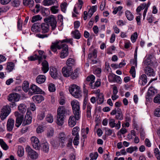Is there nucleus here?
Wrapping results in <instances>:
<instances>
[{
    "instance_id": "7c9ffc66",
    "label": "nucleus",
    "mask_w": 160,
    "mask_h": 160,
    "mask_svg": "<svg viewBox=\"0 0 160 160\" xmlns=\"http://www.w3.org/2000/svg\"><path fill=\"white\" fill-rule=\"evenodd\" d=\"M56 2H57L56 0H44L43 3L44 6H49L53 4Z\"/></svg>"
},
{
    "instance_id": "0eeeda50",
    "label": "nucleus",
    "mask_w": 160,
    "mask_h": 160,
    "mask_svg": "<svg viewBox=\"0 0 160 160\" xmlns=\"http://www.w3.org/2000/svg\"><path fill=\"white\" fill-rule=\"evenodd\" d=\"M71 104L74 114H80V107L78 102L76 100H74L71 102Z\"/></svg>"
},
{
    "instance_id": "dca6fc26",
    "label": "nucleus",
    "mask_w": 160,
    "mask_h": 160,
    "mask_svg": "<svg viewBox=\"0 0 160 160\" xmlns=\"http://www.w3.org/2000/svg\"><path fill=\"white\" fill-rule=\"evenodd\" d=\"M157 92V90L152 87H150L148 89L147 95H146V99H149L150 98V97L153 96L155 93Z\"/></svg>"
},
{
    "instance_id": "b1692460",
    "label": "nucleus",
    "mask_w": 160,
    "mask_h": 160,
    "mask_svg": "<svg viewBox=\"0 0 160 160\" xmlns=\"http://www.w3.org/2000/svg\"><path fill=\"white\" fill-rule=\"evenodd\" d=\"M42 70L44 73L47 72L49 70V67L48 62L46 61H44L42 63Z\"/></svg>"
},
{
    "instance_id": "de8ad7c7",
    "label": "nucleus",
    "mask_w": 160,
    "mask_h": 160,
    "mask_svg": "<svg viewBox=\"0 0 160 160\" xmlns=\"http://www.w3.org/2000/svg\"><path fill=\"white\" fill-rule=\"evenodd\" d=\"M59 43H60L61 44H62L63 42H67L70 43L71 45L72 44V38L68 39L66 38L63 40L62 41H59Z\"/></svg>"
},
{
    "instance_id": "a19ab883",
    "label": "nucleus",
    "mask_w": 160,
    "mask_h": 160,
    "mask_svg": "<svg viewBox=\"0 0 160 160\" xmlns=\"http://www.w3.org/2000/svg\"><path fill=\"white\" fill-rule=\"evenodd\" d=\"M42 18V17L40 15H38L33 16L31 20L32 22H35L41 20Z\"/></svg>"
},
{
    "instance_id": "338daca9",
    "label": "nucleus",
    "mask_w": 160,
    "mask_h": 160,
    "mask_svg": "<svg viewBox=\"0 0 160 160\" xmlns=\"http://www.w3.org/2000/svg\"><path fill=\"white\" fill-rule=\"evenodd\" d=\"M49 34H38L36 35V36H37L38 38H46L48 37L49 36Z\"/></svg>"
},
{
    "instance_id": "393cba45",
    "label": "nucleus",
    "mask_w": 160,
    "mask_h": 160,
    "mask_svg": "<svg viewBox=\"0 0 160 160\" xmlns=\"http://www.w3.org/2000/svg\"><path fill=\"white\" fill-rule=\"evenodd\" d=\"M76 64L75 60L72 58H69L68 59L66 62V64L67 66L72 68Z\"/></svg>"
},
{
    "instance_id": "13d9d810",
    "label": "nucleus",
    "mask_w": 160,
    "mask_h": 160,
    "mask_svg": "<svg viewBox=\"0 0 160 160\" xmlns=\"http://www.w3.org/2000/svg\"><path fill=\"white\" fill-rule=\"evenodd\" d=\"M129 72L132 77L134 78L135 77V70L134 66H132L131 67Z\"/></svg>"
},
{
    "instance_id": "e2e57ef3",
    "label": "nucleus",
    "mask_w": 160,
    "mask_h": 160,
    "mask_svg": "<svg viewBox=\"0 0 160 160\" xmlns=\"http://www.w3.org/2000/svg\"><path fill=\"white\" fill-rule=\"evenodd\" d=\"M45 112H41L38 116V118L40 120H42L45 117Z\"/></svg>"
},
{
    "instance_id": "423d86ee",
    "label": "nucleus",
    "mask_w": 160,
    "mask_h": 160,
    "mask_svg": "<svg viewBox=\"0 0 160 160\" xmlns=\"http://www.w3.org/2000/svg\"><path fill=\"white\" fill-rule=\"evenodd\" d=\"M11 109L8 106H4L1 110L0 114L1 119L2 120H4L10 112Z\"/></svg>"
},
{
    "instance_id": "6e6d98bb",
    "label": "nucleus",
    "mask_w": 160,
    "mask_h": 160,
    "mask_svg": "<svg viewBox=\"0 0 160 160\" xmlns=\"http://www.w3.org/2000/svg\"><path fill=\"white\" fill-rule=\"evenodd\" d=\"M116 76V75L112 73L110 74L108 76V78L109 82H114L115 76Z\"/></svg>"
},
{
    "instance_id": "5701e85b",
    "label": "nucleus",
    "mask_w": 160,
    "mask_h": 160,
    "mask_svg": "<svg viewBox=\"0 0 160 160\" xmlns=\"http://www.w3.org/2000/svg\"><path fill=\"white\" fill-rule=\"evenodd\" d=\"M33 101L37 103H40L44 99V98L42 95H37L32 97Z\"/></svg>"
},
{
    "instance_id": "c9c22d12",
    "label": "nucleus",
    "mask_w": 160,
    "mask_h": 160,
    "mask_svg": "<svg viewBox=\"0 0 160 160\" xmlns=\"http://www.w3.org/2000/svg\"><path fill=\"white\" fill-rule=\"evenodd\" d=\"M23 3L25 5H29L32 7L33 6L34 1L33 0H23Z\"/></svg>"
},
{
    "instance_id": "f3484780",
    "label": "nucleus",
    "mask_w": 160,
    "mask_h": 160,
    "mask_svg": "<svg viewBox=\"0 0 160 160\" xmlns=\"http://www.w3.org/2000/svg\"><path fill=\"white\" fill-rule=\"evenodd\" d=\"M145 73L149 76H154L155 73L153 69L150 67H146L144 68Z\"/></svg>"
},
{
    "instance_id": "f8f14e48",
    "label": "nucleus",
    "mask_w": 160,
    "mask_h": 160,
    "mask_svg": "<svg viewBox=\"0 0 160 160\" xmlns=\"http://www.w3.org/2000/svg\"><path fill=\"white\" fill-rule=\"evenodd\" d=\"M32 114L31 112H27L22 122V125L25 126L30 124L32 121Z\"/></svg>"
},
{
    "instance_id": "9b49d317",
    "label": "nucleus",
    "mask_w": 160,
    "mask_h": 160,
    "mask_svg": "<svg viewBox=\"0 0 160 160\" xmlns=\"http://www.w3.org/2000/svg\"><path fill=\"white\" fill-rule=\"evenodd\" d=\"M26 151L28 153V156L32 159H37L38 157V154L35 151L30 148L26 149Z\"/></svg>"
},
{
    "instance_id": "a211bd4d",
    "label": "nucleus",
    "mask_w": 160,
    "mask_h": 160,
    "mask_svg": "<svg viewBox=\"0 0 160 160\" xmlns=\"http://www.w3.org/2000/svg\"><path fill=\"white\" fill-rule=\"evenodd\" d=\"M49 26L48 22L42 23L41 25L40 28L41 32L42 33H47L49 30Z\"/></svg>"
},
{
    "instance_id": "7ed1b4c3",
    "label": "nucleus",
    "mask_w": 160,
    "mask_h": 160,
    "mask_svg": "<svg viewBox=\"0 0 160 160\" xmlns=\"http://www.w3.org/2000/svg\"><path fill=\"white\" fill-rule=\"evenodd\" d=\"M95 79V76L92 75L88 76L86 80L85 81L86 84H89V85L92 89H94L96 87H99L101 85V82L99 79H98L94 85H92V83L94 82Z\"/></svg>"
},
{
    "instance_id": "1a4fd4ad",
    "label": "nucleus",
    "mask_w": 160,
    "mask_h": 160,
    "mask_svg": "<svg viewBox=\"0 0 160 160\" xmlns=\"http://www.w3.org/2000/svg\"><path fill=\"white\" fill-rule=\"evenodd\" d=\"M62 51L60 52V57L61 58H64L67 57L68 54V47L66 44H61Z\"/></svg>"
},
{
    "instance_id": "bf43d9fd",
    "label": "nucleus",
    "mask_w": 160,
    "mask_h": 160,
    "mask_svg": "<svg viewBox=\"0 0 160 160\" xmlns=\"http://www.w3.org/2000/svg\"><path fill=\"white\" fill-rule=\"evenodd\" d=\"M153 101L155 103H160V94H158L154 97Z\"/></svg>"
},
{
    "instance_id": "ea45409f",
    "label": "nucleus",
    "mask_w": 160,
    "mask_h": 160,
    "mask_svg": "<svg viewBox=\"0 0 160 160\" xmlns=\"http://www.w3.org/2000/svg\"><path fill=\"white\" fill-rule=\"evenodd\" d=\"M29 85L28 82L26 81L24 82L22 85V89L25 92H27L28 90H29Z\"/></svg>"
},
{
    "instance_id": "864d4df0",
    "label": "nucleus",
    "mask_w": 160,
    "mask_h": 160,
    "mask_svg": "<svg viewBox=\"0 0 160 160\" xmlns=\"http://www.w3.org/2000/svg\"><path fill=\"white\" fill-rule=\"evenodd\" d=\"M138 38V33L137 32H134L131 36V38L132 42H134Z\"/></svg>"
},
{
    "instance_id": "4468645a",
    "label": "nucleus",
    "mask_w": 160,
    "mask_h": 160,
    "mask_svg": "<svg viewBox=\"0 0 160 160\" xmlns=\"http://www.w3.org/2000/svg\"><path fill=\"white\" fill-rule=\"evenodd\" d=\"M31 140L33 148L36 150L39 149L40 145L38 138L35 136H33L31 138Z\"/></svg>"
},
{
    "instance_id": "79ce46f5",
    "label": "nucleus",
    "mask_w": 160,
    "mask_h": 160,
    "mask_svg": "<svg viewBox=\"0 0 160 160\" xmlns=\"http://www.w3.org/2000/svg\"><path fill=\"white\" fill-rule=\"evenodd\" d=\"M0 144L2 148L4 150H7L8 147L2 139H0Z\"/></svg>"
},
{
    "instance_id": "f257e3e1",
    "label": "nucleus",
    "mask_w": 160,
    "mask_h": 160,
    "mask_svg": "<svg viewBox=\"0 0 160 160\" xmlns=\"http://www.w3.org/2000/svg\"><path fill=\"white\" fill-rule=\"evenodd\" d=\"M67 112V110L64 106H59L57 109V124L62 125L64 123V118Z\"/></svg>"
},
{
    "instance_id": "8fccbe9b",
    "label": "nucleus",
    "mask_w": 160,
    "mask_h": 160,
    "mask_svg": "<svg viewBox=\"0 0 160 160\" xmlns=\"http://www.w3.org/2000/svg\"><path fill=\"white\" fill-rule=\"evenodd\" d=\"M79 128L78 127H75L73 128L72 131V134L74 136L79 135L78 129Z\"/></svg>"
},
{
    "instance_id": "cd10ccee",
    "label": "nucleus",
    "mask_w": 160,
    "mask_h": 160,
    "mask_svg": "<svg viewBox=\"0 0 160 160\" xmlns=\"http://www.w3.org/2000/svg\"><path fill=\"white\" fill-rule=\"evenodd\" d=\"M18 108L19 112L22 113H25L27 109V107L24 104L22 103L19 105Z\"/></svg>"
},
{
    "instance_id": "e433bc0d",
    "label": "nucleus",
    "mask_w": 160,
    "mask_h": 160,
    "mask_svg": "<svg viewBox=\"0 0 160 160\" xmlns=\"http://www.w3.org/2000/svg\"><path fill=\"white\" fill-rule=\"evenodd\" d=\"M125 15L127 19L131 21L133 20V16L132 13L128 10H127L125 12Z\"/></svg>"
},
{
    "instance_id": "0e129e2a",
    "label": "nucleus",
    "mask_w": 160,
    "mask_h": 160,
    "mask_svg": "<svg viewBox=\"0 0 160 160\" xmlns=\"http://www.w3.org/2000/svg\"><path fill=\"white\" fill-rule=\"evenodd\" d=\"M79 135L76 136L73 140V143L75 145H78L79 143Z\"/></svg>"
},
{
    "instance_id": "9d476101",
    "label": "nucleus",
    "mask_w": 160,
    "mask_h": 160,
    "mask_svg": "<svg viewBox=\"0 0 160 160\" xmlns=\"http://www.w3.org/2000/svg\"><path fill=\"white\" fill-rule=\"evenodd\" d=\"M42 90L37 86L32 85L29 89V93L31 95L42 93Z\"/></svg>"
},
{
    "instance_id": "4be33fe9",
    "label": "nucleus",
    "mask_w": 160,
    "mask_h": 160,
    "mask_svg": "<svg viewBox=\"0 0 160 160\" xmlns=\"http://www.w3.org/2000/svg\"><path fill=\"white\" fill-rule=\"evenodd\" d=\"M46 79V78L45 75H40L37 77L36 80L37 83L40 84L44 83L45 82Z\"/></svg>"
},
{
    "instance_id": "603ef678",
    "label": "nucleus",
    "mask_w": 160,
    "mask_h": 160,
    "mask_svg": "<svg viewBox=\"0 0 160 160\" xmlns=\"http://www.w3.org/2000/svg\"><path fill=\"white\" fill-rule=\"evenodd\" d=\"M48 88L50 92H54L56 90L55 85L52 83H50L49 84Z\"/></svg>"
},
{
    "instance_id": "aec40b11",
    "label": "nucleus",
    "mask_w": 160,
    "mask_h": 160,
    "mask_svg": "<svg viewBox=\"0 0 160 160\" xmlns=\"http://www.w3.org/2000/svg\"><path fill=\"white\" fill-rule=\"evenodd\" d=\"M59 42H56L54 43H52L51 46V50L54 52L57 51V48L58 49H61V44L59 45Z\"/></svg>"
},
{
    "instance_id": "20e7f679",
    "label": "nucleus",
    "mask_w": 160,
    "mask_h": 160,
    "mask_svg": "<svg viewBox=\"0 0 160 160\" xmlns=\"http://www.w3.org/2000/svg\"><path fill=\"white\" fill-rule=\"evenodd\" d=\"M44 21L46 22H49L51 27L52 30H55L57 27V22L56 18L53 15H51L45 18Z\"/></svg>"
},
{
    "instance_id": "a878e982",
    "label": "nucleus",
    "mask_w": 160,
    "mask_h": 160,
    "mask_svg": "<svg viewBox=\"0 0 160 160\" xmlns=\"http://www.w3.org/2000/svg\"><path fill=\"white\" fill-rule=\"evenodd\" d=\"M23 115H21L16 118L15 126L18 128L23 121Z\"/></svg>"
},
{
    "instance_id": "58836bf2",
    "label": "nucleus",
    "mask_w": 160,
    "mask_h": 160,
    "mask_svg": "<svg viewBox=\"0 0 160 160\" xmlns=\"http://www.w3.org/2000/svg\"><path fill=\"white\" fill-rule=\"evenodd\" d=\"M97 57V51L96 49H94L92 53H90L88 54V58L91 59L92 58H96Z\"/></svg>"
},
{
    "instance_id": "2eb2a0df",
    "label": "nucleus",
    "mask_w": 160,
    "mask_h": 160,
    "mask_svg": "<svg viewBox=\"0 0 160 160\" xmlns=\"http://www.w3.org/2000/svg\"><path fill=\"white\" fill-rule=\"evenodd\" d=\"M14 120L12 118L8 119L7 123V129L9 132L12 131L14 128Z\"/></svg>"
},
{
    "instance_id": "39448f33",
    "label": "nucleus",
    "mask_w": 160,
    "mask_h": 160,
    "mask_svg": "<svg viewBox=\"0 0 160 160\" xmlns=\"http://www.w3.org/2000/svg\"><path fill=\"white\" fill-rule=\"evenodd\" d=\"M20 97V96L16 93H12L9 94L8 99V100L12 102V107L15 106V102L18 101Z\"/></svg>"
},
{
    "instance_id": "37998d69",
    "label": "nucleus",
    "mask_w": 160,
    "mask_h": 160,
    "mask_svg": "<svg viewBox=\"0 0 160 160\" xmlns=\"http://www.w3.org/2000/svg\"><path fill=\"white\" fill-rule=\"evenodd\" d=\"M46 119L48 122L51 123L53 121V116L51 114H48L46 116Z\"/></svg>"
},
{
    "instance_id": "052dcab7",
    "label": "nucleus",
    "mask_w": 160,
    "mask_h": 160,
    "mask_svg": "<svg viewBox=\"0 0 160 160\" xmlns=\"http://www.w3.org/2000/svg\"><path fill=\"white\" fill-rule=\"evenodd\" d=\"M109 124L112 128L115 127V125H116L115 120L114 119H110L109 121Z\"/></svg>"
},
{
    "instance_id": "09e8293b",
    "label": "nucleus",
    "mask_w": 160,
    "mask_h": 160,
    "mask_svg": "<svg viewBox=\"0 0 160 160\" xmlns=\"http://www.w3.org/2000/svg\"><path fill=\"white\" fill-rule=\"evenodd\" d=\"M59 138L60 142L63 143H64V142L66 141V139L65 136L63 133H61L60 134Z\"/></svg>"
},
{
    "instance_id": "49530a36",
    "label": "nucleus",
    "mask_w": 160,
    "mask_h": 160,
    "mask_svg": "<svg viewBox=\"0 0 160 160\" xmlns=\"http://www.w3.org/2000/svg\"><path fill=\"white\" fill-rule=\"evenodd\" d=\"M146 6V4L143 3L141 4L140 6H138L137 9L136 11L138 12H139L142 10H143L145 8Z\"/></svg>"
},
{
    "instance_id": "c85d7f7f",
    "label": "nucleus",
    "mask_w": 160,
    "mask_h": 160,
    "mask_svg": "<svg viewBox=\"0 0 160 160\" xmlns=\"http://www.w3.org/2000/svg\"><path fill=\"white\" fill-rule=\"evenodd\" d=\"M72 37L76 39H78L81 38V34L78 30H76L74 31H72Z\"/></svg>"
},
{
    "instance_id": "774afa93",
    "label": "nucleus",
    "mask_w": 160,
    "mask_h": 160,
    "mask_svg": "<svg viewBox=\"0 0 160 160\" xmlns=\"http://www.w3.org/2000/svg\"><path fill=\"white\" fill-rule=\"evenodd\" d=\"M154 115L157 117H160V108H156L154 112Z\"/></svg>"
},
{
    "instance_id": "72a5a7b5",
    "label": "nucleus",
    "mask_w": 160,
    "mask_h": 160,
    "mask_svg": "<svg viewBox=\"0 0 160 160\" xmlns=\"http://www.w3.org/2000/svg\"><path fill=\"white\" fill-rule=\"evenodd\" d=\"M42 149L45 152H48L49 150V146L48 143L46 142L42 144Z\"/></svg>"
},
{
    "instance_id": "5fc2aeb1",
    "label": "nucleus",
    "mask_w": 160,
    "mask_h": 160,
    "mask_svg": "<svg viewBox=\"0 0 160 160\" xmlns=\"http://www.w3.org/2000/svg\"><path fill=\"white\" fill-rule=\"evenodd\" d=\"M58 8V6H53L51 8V10L53 14H55L58 12V9L57 8Z\"/></svg>"
},
{
    "instance_id": "4d7b16f0",
    "label": "nucleus",
    "mask_w": 160,
    "mask_h": 160,
    "mask_svg": "<svg viewBox=\"0 0 160 160\" xmlns=\"http://www.w3.org/2000/svg\"><path fill=\"white\" fill-rule=\"evenodd\" d=\"M87 85H89V84H86L85 81L83 86V92L84 94V96H88V90L86 88Z\"/></svg>"
},
{
    "instance_id": "c756f323",
    "label": "nucleus",
    "mask_w": 160,
    "mask_h": 160,
    "mask_svg": "<svg viewBox=\"0 0 160 160\" xmlns=\"http://www.w3.org/2000/svg\"><path fill=\"white\" fill-rule=\"evenodd\" d=\"M14 64L12 62H9L7 63L6 69L8 72H11L14 68Z\"/></svg>"
},
{
    "instance_id": "2f4dec72",
    "label": "nucleus",
    "mask_w": 160,
    "mask_h": 160,
    "mask_svg": "<svg viewBox=\"0 0 160 160\" xmlns=\"http://www.w3.org/2000/svg\"><path fill=\"white\" fill-rule=\"evenodd\" d=\"M115 118L117 120H122L123 118V115L121 109L120 108L117 112Z\"/></svg>"
},
{
    "instance_id": "f704fd0d",
    "label": "nucleus",
    "mask_w": 160,
    "mask_h": 160,
    "mask_svg": "<svg viewBox=\"0 0 160 160\" xmlns=\"http://www.w3.org/2000/svg\"><path fill=\"white\" fill-rule=\"evenodd\" d=\"M31 61H34L36 60H38L39 61H41L42 59V57L41 56H39L36 54H35L33 56H31L28 58Z\"/></svg>"
},
{
    "instance_id": "4c0bfd02",
    "label": "nucleus",
    "mask_w": 160,
    "mask_h": 160,
    "mask_svg": "<svg viewBox=\"0 0 160 160\" xmlns=\"http://www.w3.org/2000/svg\"><path fill=\"white\" fill-rule=\"evenodd\" d=\"M54 134V131L52 128L50 127L48 129L47 136L48 138H51Z\"/></svg>"
},
{
    "instance_id": "412c9836",
    "label": "nucleus",
    "mask_w": 160,
    "mask_h": 160,
    "mask_svg": "<svg viewBox=\"0 0 160 160\" xmlns=\"http://www.w3.org/2000/svg\"><path fill=\"white\" fill-rule=\"evenodd\" d=\"M139 83L142 85L144 86L147 82V77L145 74H142L141 75L138 80Z\"/></svg>"
},
{
    "instance_id": "6e6552de",
    "label": "nucleus",
    "mask_w": 160,
    "mask_h": 160,
    "mask_svg": "<svg viewBox=\"0 0 160 160\" xmlns=\"http://www.w3.org/2000/svg\"><path fill=\"white\" fill-rule=\"evenodd\" d=\"M80 114H74V116H71L68 120V124L70 126L72 127L76 124L77 121L80 118Z\"/></svg>"
},
{
    "instance_id": "c03bdc74",
    "label": "nucleus",
    "mask_w": 160,
    "mask_h": 160,
    "mask_svg": "<svg viewBox=\"0 0 160 160\" xmlns=\"http://www.w3.org/2000/svg\"><path fill=\"white\" fill-rule=\"evenodd\" d=\"M18 156L20 157H22L24 154V151L23 148L21 146H19L18 148Z\"/></svg>"
},
{
    "instance_id": "a18cd8bd",
    "label": "nucleus",
    "mask_w": 160,
    "mask_h": 160,
    "mask_svg": "<svg viewBox=\"0 0 160 160\" xmlns=\"http://www.w3.org/2000/svg\"><path fill=\"white\" fill-rule=\"evenodd\" d=\"M151 61L149 58H147L146 59H145L143 62V66L145 68L146 67H149V65L151 63Z\"/></svg>"
},
{
    "instance_id": "bb28decb",
    "label": "nucleus",
    "mask_w": 160,
    "mask_h": 160,
    "mask_svg": "<svg viewBox=\"0 0 160 160\" xmlns=\"http://www.w3.org/2000/svg\"><path fill=\"white\" fill-rule=\"evenodd\" d=\"M41 25L38 23H34L31 28V30L33 32H38L40 28Z\"/></svg>"
},
{
    "instance_id": "473e14b6",
    "label": "nucleus",
    "mask_w": 160,
    "mask_h": 160,
    "mask_svg": "<svg viewBox=\"0 0 160 160\" xmlns=\"http://www.w3.org/2000/svg\"><path fill=\"white\" fill-rule=\"evenodd\" d=\"M98 102L99 104H101L103 102L104 100V96L103 93H99L98 95Z\"/></svg>"
},
{
    "instance_id": "3c124183",
    "label": "nucleus",
    "mask_w": 160,
    "mask_h": 160,
    "mask_svg": "<svg viewBox=\"0 0 160 160\" xmlns=\"http://www.w3.org/2000/svg\"><path fill=\"white\" fill-rule=\"evenodd\" d=\"M20 2L19 0H14L11 2V5L14 7H17L20 5Z\"/></svg>"
},
{
    "instance_id": "680f3d73",
    "label": "nucleus",
    "mask_w": 160,
    "mask_h": 160,
    "mask_svg": "<svg viewBox=\"0 0 160 160\" xmlns=\"http://www.w3.org/2000/svg\"><path fill=\"white\" fill-rule=\"evenodd\" d=\"M150 4H151V2L150 1H149L148 2L147 4H146V8L144 10V11L143 12V19H144L145 18V16L146 15V13L147 12V10L148 9V8L149 7V6L150 5Z\"/></svg>"
},
{
    "instance_id": "ddd939ff",
    "label": "nucleus",
    "mask_w": 160,
    "mask_h": 160,
    "mask_svg": "<svg viewBox=\"0 0 160 160\" xmlns=\"http://www.w3.org/2000/svg\"><path fill=\"white\" fill-rule=\"evenodd\" d=\"M72 68L67 66L64 67L62 69V72L63 76L64 77H68L70 76L72 72Z\"/></svg>"
},
{
    "instance_id": "6ab92c4d",
    "label": "nucleus",
    "mask_w": 160,
    "mask_h": 160,
    "mask_svg": "<svg viewBox=\"0 0 160 160\" xmlns=\"http://www.w3.org/2000/svg\"><path fill=\"white\" fill-rule=\"evenodd\" d=\"M49 72L52 78L56 79L58 78V75L57 70L56 68L53 67L50 68Z\"/></svg>"
},
{
    "instance_id": "69168bd1",
    "label": "nucleus",
    "mask_w": 160,
    "mask_h": 160,
    "mask_svg": "<svg viewBox=\"0 0 160 160\" xmlns=\"http://www.w3.org/2000/svg\"><path fill=\"white\" fill-rule=\"evenodd\" d=\"M67 3L66 2H64L62 3L61 5V10L63 12H65L66 10V8L67 6Z\"/></svg>"
},
{
    "instance_id": "f03ea898",
    "label": "nucleus",
    "mask_w": 160,
    "mask_h": 160,
    "mask_svg": "<svg viewBox=\"0 0 160 160\" xmlns=\"http://www.w3.org/2000/svg\"><path fill=\"white\" fill-rule=\"evenodd\" d=\"M69 91L72 95L76 98L82 97V92L80 88L76 85H71L69 87Z\"/></svg>"
}]
</instances>
